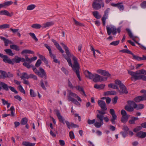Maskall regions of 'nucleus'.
<instances>
[{
	"mask_svg": "<svg viewBox=\"0 0 146 146\" xmlns=\"http://www.w3.org/2000/svg\"><path fill=\"white\" fill-rule=\"evenodd\" d=\"M60 44L65 51L66 54H63V56L67 60L69 66H71L73 70L76 74L79 80H81L80 75L79 69L80 67L79 64L78 62L77 58L73 54H71L68 48L64 44L61 42Z\"/></svg>",
	"mask_w": 146,
	"mask_h": 146,
	"instance_id": "1",
	"label": "nucleus"
},
{
	"mask_svg": "<svg viewBox=\"0 0 146 146\" xmlns=\"http://www.w3.org/2000/svg\"><path fill=\"white\" fill-rule=\"evenodd\" d=\"M127 71L128 74L131 76V79L133 78L135 80L142 79L146 81V76L143 75H138V71L134 72L128 69L127 70Z\"/></svg>",
	"mask_w": 146,
	"mask_h": 146,
	"instance_id": "2",
	"label": "nucleus"
},
{
	"mask_svg": "<svg viewBox=\"0 0 146 146\" xmlns=\"http://www.w3.org/2000/svg\"><path fill=\"white\" fill-rule=\"evenodd\" d=\"M67 97L68 100L69 101L72 102L75 104L77 105H80V103L72 97L77 98L79 102H81L82 101V100L79 96L75 93H74L71 91L69 92V94H68Z\"/></svg>",
	"mask_w": 146,
	"mask_h": 146,
	"instance_id": "3",
	"label": "nucleus"
},
{
	"mask_svg": "<svg viewBox=\"0 0 146 146\" xmlns=\"http://www.w3.org/2000/svg\"><path fill=\"white\" fill-rule=\"evenodd\" d=\"M106 29L108 35H110L111 33H112L113 35H115L117 33H120L121 32V27H120L116 28L114 26H110V27H107Z\"/></svg>",
	"mask_w": 146,
	"mask_h": 146,
	"instance_id": "4",
	"label": "nucleus"
},
{
	"mask_svg": "<svg viewBox=\"0 0 146 146\" xmlns=\"http://www.w3.org/2000/svg\"><path fill=\"white\" fill-rule=\"evenodd\" d=\"M104 5L102 0H94L92 5V8L96 10L100 9L102 7H104Z\"/></svg>",
	"mask_w": 146,
	"mask_h": 146,
	"instance_id": "5",
	"label": "nucleus"
},
{
	"mask_svg": "<svg viewBox=\"0 0 146 146\" xmlns=\"http://www.w3.org/2000/svg\"><path fill=\"white\" fill-rule=\"evenodd\" d=\"M0 85L2 86L3 89L6 91H8L9 88L11 91L15 94H17L18 92L14 88L11 86H8L7 84L3 82H0Z\"/></svg>",
	"mask_w": 146,
	"mask_h": 146,
	"instance_id": "6",
	"label": "nucleus"
},
{
	"mask_svg": "<svg viewBox=\"0 0 146 146\" xmlns=\"http://www.w3.org/2000/svg\"><path fill=\"white\" fill-rule=\"evenodd\" d=\"M39 69L40 71V72L36 68L33 71L36 74L38 75L39 77L46 79L47 76L44 70L41 68H39Z\"/></svg>",
	"mask_w": 146,
	"mask_h": 146,
	"instance_id": "7",
	"label": "nucleus"
},
{
	"mask_svg": "<svg viewBox=\"0 0 146 146\" xmlns=\"http://www.w3.org/2000/svg\"><path fill=\"white\" fill-rule=\"evenodd\" d=\"M93 78L92 79L93 80V81L95 82L106 81L107 79V77L102 76L96 74H94Z\"/></svg>",
	"mask_w": 146,
	"mask_h": 146,
	"instance_id": "8",
	"label": "nucleus"
},
{
	"mask_svg": "<svg viewBox=\"0 0 146 146\" xmlns=\"http://www.w3.org/2000/svg\"><path fill=\"white\" fill-rule=\"evenodd\" d=\"M110 112L112 115V117L110 120V121L113 124L115 123V120L117 119V116L115 113L114 110L113 109L110 110Z\"/></svg>",
	"mask_w": 146,
	"mask_h": 146,
	"instance_id": "9",
	"label": "nucleus"
},
{
	"mask_svg": "<svg viewBox=\"0 0 146 146\" xmlns=\"http://www.w3.org/2000/svg\"><path fill=\"white\" fill-rule=\"evenodd\" d=\"M119 88L120 90L119 89L118 90H119V94L120 95H122L124 94H127L128 93V92L127 89V88L124 84L120 86Z\"/></svg>",
	"mask_w": 146,
	"mask_h": 146,
	"instance_id": "10",
	"label": "nucleus"
},
{
	"mask_svg": "<svg viewBox=\"0 0 146 146\" xmlns=\"http://www.w3.org/2000/svg\"><path fill=\"white\" fill-rule=\"evenodd\" d=\"M110 10L109 8H107L104 11V15L103 16V17L102 19V24L104 26L106 24V20L108 18V13Z\"/></svg>",
	"mask_w": 146,
	"mask_h": 146,
	"instance_id": "11",
	"label": "nucleus"
},
{
	"mask_svg": "<svg viewBox=\"0 0 146 146\" xmlns=\"http://www.w3.org/2000/svg\"><path fill=\"white\" fill-rule=\"evenodd\" d=\"M98 102V105L100 107L102 110H107L106 104L104 101L101 100H99Z\"/></svg>",
	"mask_w": 146,
	"mask_h": 146,
	"instance_id": "12",
	"label": "nucleus"
},
{
	"mask_svg": "<svg viewBox=\"0 0 146 146\" xmlns=\"http://www.w3.org/2000/svg\"><path fill=\"white\" fill-rule=\"evenodd\" d=\"M97 72L104 76L110 77L111 76V74L108 71L106 70L98 69L96 70Z\"/></svg>",
	"mask_w": 146,
	"mask_h": 146,
	"instance_id": "13",
	"label": "nucleus"
},
{
	"mask_svg": "<svg viewBox=\"0 0 146 146\" xmlns=\"http://www.w3.org/2000/svg\"><path fill=\"white\" fill-rule=\"evenodd\" d=\"M56 112L59 121L62 123L63 124H65V122L64 121L65 119L61 115L59 111L58 110H57Z\"/></svg>",
	"mask_w": 146,
	"mask_h": 146,
	"instance_id": "14",
	"label": "nucleus"
},
{
	"mask_svg": "<svg viewBox=\"0 0 146 146\" xmlns=\"http://www.w3.org/2000/svg\"><path fill=\"white\" fill-rule=\"evenodd\" d=\"M104 120L105 121L107 122L109 121V119L107 116L104 117V115H98L97 120L100 121H101L103 122V120Z\"/></svg>",
	"mask_w": 146,
	"mask_h": 146,
	"instance_id": "15",
	"label": "nucleus"
},
{
	"mask_svg": "<svg viewBox=\"0 0 146 146\" xmlns=\"http://www.w3.org/2000/svg\"><path fill=\"white\" fill-rule=\"evenodd\" d=\"M84 74L86 77L88 79H92L94 78V74H92L88 70H85L84 72Z\"/></svg>",
	"mask_w": 146,
	"mask_h": 146,
	"instance_id": "16",
	"label": "nucleus"
},
{
	"mask_svg": "<svg viewBox=\"0 0 146 146\" xmlns=\"http://www.w3.org/2000/svg\"><path fill=\"white\" fill-rule=\"evenodd\" d=\"M52 41L53 42L56 48L58 49L62 53H63L64 52V51L62 49L61 46L56 40L52 39Z\"/></svg>",
	"mask_w": 146,
	"mask_h": 146,
	"instance_id": "17",
	"label": "nucleus"
},
{
	"mask_svg": "<svg viewBox=\"0 0 146 146\" xmlns=\"http://www.w3.org/2000/svg\"><path fill=\"white\" fill-rule=\"evenodd\" d=\"M0 15H4L9 17H11L13 15V13L12 12L10 13L8 11L4 10L0 11Z\"/></svg>",
	"mask_w": 146,
	"mask_h": 146,
	"instance_id": "18",
	"label": "nucleus"
},
{
	"mask_svg": "<svg viewBox=\"0 0 146 146\" xmlns=\"http://www.w3.org/2000/svg\"><path fill=\"white\" fill-rule=\"evenodd\" d=\"M3 59V61L5 63H7L12 65L14 64V63L13 61L11 60L7 55H5Z\"/></svg>",
	"mask_w": 146,
	"mask_h": 146,
	"instance_id": "19",
	"label": "nucleus"
},
{
	"mask_svg": "<svg viewBox=\"0 0 146 146\" xmlns=\"http://www.w3.org/2000/svg\"><path fill=\"white\" fill-rule=\"evenodd\" d=\"M54 24V22L52 21L47 22L46 23L43 24L42 28H46L47 27H50L53 25Z\"/></svg>",
	"mask_w": 146,
	"mask_h": 146,
	"instance_id": "20",
	"label": "nucleus"
},
{
	"mask_svg": "<svg viewBox=\"0 0 146 146\" xmlns=\"http://www.w3.org/2000/svg\"><path fill=\"white\" fill-rule=\"evenodd\" d=\"M76 89L78 90L79 92H82V93L80 92V93L83 95H84L85 96H86V94L85 93V92L83 90L82 87L80 86H76Z\"/></svg>",
	"mask_w": 146,
	"mask_h": 146,
	"instance_id": "21",
	"label": "nucleus"
},
{
	"mask_svg": "<svg viewBox=\"0 0 146 146\" xmlns=\"http://www.w3.org/2000/svg\"><path fill=\"white\" fill-rule=\"evenodd\" d=\"M116 94V92L114 91H110L105 92L104 95V96H109L110 95H115Z\"/></svg>",
	"mask_w": 146,
	"mask_h": 146,
	"instance_id": "22",
	"label": "nucleus"
},
{
	"mask_svg": "<svg viewBox=\"0 0 146 146\" xmlns=\"http://www.w3.org/2000/svg\"><path fill=\"white\" fill-rule=\"evenodd\" d=\"M136 136L138 137L141 138H143L146 137V135L145 133V132L140 131L136 134Z\"/></svg>",
	"mask_w": 146,
	"mask_h": 146,
	"instance_id": "23",
	"label": "nucleus"
},
{
	"mask_svg": "<svg viewBox=\"0 0 146 146\" xmlns=\"http://www.w3.org/2000/svg\"><path fill=\"white\" fill-rule=\"evenodd\" d=\"M13 3V2L12 1H8L5 2L3 3H2L1 5L2 8H5L6 7L9 6Z\"/></svg>",
	"mask_w": 146,
	"mask_h": 146,
	"instance_id": "24",
	"label": "nucleus"
},
{
	"mask_svg": "<svg viewBox=\"0 0 146 146\" xmlns=\"http://www.w3.org/2000/svg\"><path fill=\"white\" fill-rule=\"evenodd\" d=\"M127 104L130 106H133V108H137V104H136L134 101H128L127 102Z\"/></svg>",
	"mask_w": 146,
	"mask_h": 146,
	"instance_id": "25",
	"label": "nucleus"
},
{
	"mask_svg": "<svg viewBox=\"0 0 146 146\" xmlns=\"http://www.w3.org/2000/svg\"><path fill=\"white\" fill-rule=\"evenodd\" d=\"M35 143H32L29 141H23L22 145L23 146H34Z\"/></svg>",
	"mask_w": 146,
	"mask_h": 146,
	"instance_id": "26",
	"label": "nucleus"
},
{
	"mask_svg": "<svg viewBox=\"0 0 146 146\" xmlns=\"http://www.w3.org/2000/svg\"><path fill=\"white\" fill-rule=\"evenodd\" d=\"M139 119L138 117H133L129 121V123L130 124H135V121L138 120Z\"/></svg>",
	"mask_w": 146,
	"mask_h": 146,
	"instance_id": "27",
	"label": "nucleus"
},
{
	"mask_svg": "<svg viewBox=\"0 0 146 146\" xmlns=\"http://www.w3.org/2000/svg\"><path fill=\"white\" fill-rule=\"evenodd\" d=\"M105 86V85L103 84L98 85L97 84H95L94 86V87L95 88L100 89H103Z\"/></svg>",
	"mask_w": 146,
	"mask_h": 146,
	"instance_id": "28",
	"label": "nucleus"
},
{
	"mask_svg": "<svg viewBox=\"0 0 146 146\" xmlns=\"http://www.w3.org/2000/svg\"><path fill=\"white\" fill-rule=\"evenodd\" d=\"M44 46L48 50L49 56H53V54L50 47L47 44H44Z\"/></svg>",
	"mask_w": 146,
	"mask_h": 146,
	"instance_id": "29",
	"label": "nucleus"
},
{
	"mask_svg": "<svg viewBox=\"0 0 146 146\" xmlns=\"http://www.w3.org/2000/svg\"><path fill=\"white\" fill-rule=\"evenodd\" d=\"M124 108L125 110L129 112H132L134 110V108L128 105L125 106Z\"/></svg>",
	"mask_w": 146,
	"mask_h": 146,
	"instance_id": "30",
	"label": "nucleus"
},
{
	"mask_svg": "<svg viewBox=\"0 0 146 146\" xmlns=\"http://www.w3.org/2000/svg\"><path fill=\"white\" fill-rule=\"evenodd\" d=\"M10 48L12 49L15 50L17 51H19L20 50L19 47L15 44H13L10 45Z\"/></svg>",
	"mask_w": 146,
	"mask_h": 146,
	"instance_id": "31",
	"label": "nucleus"
},
{
	"mask_svg": "<svg viewBox=\"0 0 146 146\" xmlns=\"http://www.w3.org/2000/svg\"><path fill=\"white\" fill-rule=\"evenodd\" d=\"M99 122H95L94 125L97 128H100L104 124L103 122L101 121H98Z\"/></svg>",
	"mask_w": 146,
	"mask_h": 146,
	"instance_id": "32",
	"label": "nucleus"
},
{
	"mask_svg": "<svg viewBox=\"0 0 146 146\" xmlns=\"http://www.w3.org/2000/svg\"><path fill=\"white\" fill-rule=\"evenodd\" d=\"M135 60L138 61L146 60V56L143 55L142 57H140L137 55Z\"/></svg>",
	"mask_w": 146,
	"mask_h": 146,
	"instance_id": "33",
	"label": "nucleus"
},
{
	"mask_svg": "<svg viewBox=\"0 0 146 146\" xmlns=\"http://www.w3.org/2000/svg\"><path fill=\"white\" fill-rule=\"evenodd\" d=\"M129 116H123L121 118V122L125 123L127 122L128 120Z\"/></svg>",
	"mask_w": 146,
	"mask_h": 146,
	"instance_id": "34",
	"label": "nucleus"
},
{
	"mask_svg": "<svg viewBox=\"0 0 146 146\" xmlns=\"http://www.w3.org/2000/svg\"><path fill=\"white\" fill-rule=\"evenodd\" d=\"M94 16L96 19H99L101 18V16L99 14L98 11H94L92 12Z\"/></svg>",
	"mask_w": 146,
	"mask_h": 146,
	"instance_id": "35",
	"label": "nucleus"
},
{
	"mask_svg": "<svg viewBox=\"0 0 146 146\" xmlns=\"http://www.w3.org/2000/svg\"><path fill=\"white\" fill-rule=\"evenodd\" d=\"M21 53L22 54H23L24 53L34 54V52L31 50L28 49H25L23 50L21 52Z\"/></svg>",
	"mask_w": 146,
	"mask_h": 146,
	"instance_id": "36",
	"label": "nucleus"
},
{
	"mask_svg": "<svg viewBox=\"0 0 146 146\" xmlns=\"http://www.w3.org/2000/svg\"><path fill=\"white\" fill-rule=\"evenodd\" d=\"M4 51L9 56H13L14 54L13 53L12 50L10 49H6L4 50Z\"/></svg>",
	"mask_w": 146,
	"mask_h": 146,
	"instance_id": "37",
	"label": "nucleus"
},
{
	"mask_svg": "<svg viewBox=\"0 0 146 146\" xmlns=\"http://www.w3.org/2000/svg\"><path fill=\"white\" fill-rule=\"evenodd\" d=\"M21 79L24 80L26 78L28 79L29 78V75H28L27 74L26 72H24L22 74V76L20 77Z\"/></svg>",
	"mask_w": 146,
	"mask_h": 146,
	"instance_id": "38",
	"label": "nucleus"
},
{
	"mask_svg": "<svg viewBox=\"0 0 146 146\" xmlns=\"http://www.w3.org/2000/svg\"><path fill=\"white\" fill-rule=\"evenodd\" d=\"M0 38L2 40H3L4 41V42L5 43V46H7L8 42H10L9 41V40L8 39H6L3 36L0 37Z\"/></svg>",
	"mask_w": 146,
	"mask_h": 146,
	"instance_id": "39",
	"label": "nucleus"
},
{
	"mask_svg": "<svg viewBox=\"0 0 146 146\" xmlns=\"http://www.w3.org/2000/svg\"><path fill=\"white\" fill-rule=\"evenodd\" d=\"M134 101L136 102H139L141 101H143L142 96L136 97L134 98Z\"/></svg>",
	"mask_w": 146,
	"mask_h": 146,
	"instance_id": "40",
	"label": "nucleus"
},
{
	"mask_svg": "<svg viewBox=\"0 0 146 146\" xmlns=\"http://www.w3.org/2000/svg\"><path fill=\"white\" fill-rule=\"evenodd\" d=\"M117 7L119 9L120 11H123L124 9V6L122 5V3H117Z\"/></svg>",
	"mask_w": 146,
	"mask_h": 146,
	"instance_id": "41",
	"label": "nucleus"
},
{
	"mask_svg": "<svg viewBox=\"0 0 146 146\" xmlns=\"http://www.w3.org/2000/svg\"><path fill=\"white\" fill-rule=\"evenodd\" d=\"M125 53L131 54L133 56V59L135 60L137 55H135L132 52L126 49Z\"/></svg>",
	"mask_w": 146,
	"mask_h": 146,
	"instance_id": "42",
	"label": "nucleus"
},
{
	"mask_svg": "<svg viewBox=\"0 0 146 146\" xmlns=\"http://www.w3.org/2000/svg\"><path fill=\"white\" fill-rule=\"evenodd\" d=\"M28 121V119L26 117L23 118L21 121V125H25L27 124Z\"/></svg>",
	"mask_w": 146,
	"mask_h": 146,
	"instance_id": "43",
	"label": "nucleus"
},
{
	"mask_svg": "<svg viewBox=\"0 0 146 146\" xmlns=\"http://www.w3.org/2000/svg\"><path fill=\"white\" fill-rule=\"evenodd\" d=\"M0 73L2 75L3 78H7V74L5 71L0 70Z\"/></svg>",
	"mask_w": 146,
	"mask_h": 146,
	"instance_id": "44",
	"label": "nucleus"
},
{
	"mask_svg": "<svg viewBox=\"0 0 146 146\" xmlns=\"http://www.w3.org/2000/svg\"><path fill=\"white\" fill-rule=\"evenodd\" d=\"M42 26L39 24H35L31 26V27L36 29H39Z\"/></svg>",
	"mask_w": 146,
	"mask_h": 146,
	"instance_id": "45",
	"label": "nucleus"
},
{
	"mask_svg": "<svg viewBox=\"0 0 146 146\" xmlns=\"http://www.w3.org/2000/svg\"><path fill=\"white\" fill-rule=\"evenodd\" d=\"M36 7L35 5L32 4L29 5L27 7V9L28 10H31L33 9Z\"/></svg>",
	"mask_w": 146,
	"mask_h": 146,
	"instance_id": "46",
	"label": "nucleus"
},
{
	"mask_svg": "<svg viewBox=\"0 0 146 146\" xmlns=\"http://www.w3.org/2000/svg\"><path fill=\"white\" fill-rule=\"evenodd\" d=\"M106 110H102V111L101 110H98L97 111H98L99 113V114H97L96 115V118H97V116L98 115H103L106 114V112H105V111Z\"/></svg>",
	"mask_w": 146,
	"mask_h": 146,
	"instance_id": "47",
	"label": "nucleus"
},
{
	"mask_svg": "<svg viewBox=\"0 0 146 146\" xmlns=\"http://www.w3.org/2000/svg\"><path fill=\"white\" fill-rule=\"evenodd\" d=\"M126 30L128 33L129 36H130V37L131 38H132L133 40L135 41L134 39L133 38V35L130 30L129 29L127 28L126 29Z\"/></svg>",
	"mask_w": 146,
	"mask_h": 146,
	"instance_id": "48",
	"label": "nucleus"
},
{
	"mask_svg": "<svg viewBox=\"0 0 146 146\" xmlns=\"http://www.w3.org/2000/svg\"><path fill=\"white\" fill-rule=\"evenodd\" d=\"M108 86L109 87L111 88L114 89H117L119 90L118 87L116 85H114L112 84H111L108 85Z\"/></svg>",
	"mask_w": 146,
	"mask_h": 146,
	"instance_id": "49",
	"label": "nucleus"
},
{
	"mask_svg": "<svg viewBox=\"0 0 146 146\" xmlns=\"http://www.w3.org/2000/svg\"><path fill=\"white\" fill-rule=\"evenodd\" d=\"M30 94L31 97H35L36 96V95L35 94L34 91L32 89L30 90Z\"/></svg>",
	"mask_w": 146,
	"mask_h": 146,
	"instance_id": "50",
	"label": "nucleus"
},
{
	"mask_svg": "<svg viewBox=\"0 0 146 146\" xmlns=\"http://www.w3.org/2000/svg\"><path fill=\"white\" fill-rule=\"evenodd\" d=\"M137 71H138V72L139 73L138 75L140 74H144L145 75H146V70L142 69L140 70H139Z\"/></svg>",
	"mask_w": 146,
	"mask_h": 146,
	"instance_id": "51",
	"label": "nucleus"
},
{
	"mask_svg": "<svg viewBox=\"0 0 146 146\" xmlns=\"http://www.w3.org/2000/svg\"><path fill=\"white\" fill-rule=\"evenodd\" d=\"M73 20L74 22L75 25H76L81 26H84V25H83V24L77 21L75 19L73 18Z\"/></svg>",
	"mask_w": 146,
	"mask_h": 146,
	"instance_id": "52",
	"label": "nucleus"
},
{
	"mask_svg": "<svg viewBox=\"0 0 146 146\" xmlns=\"http://www.w3.org/2000/svg\"><path fill=\"white\" fill-rule=\"evenodd\" d=\"M21 58L18 56H16L15 58H14L12 61L16 63H19L21 61Z\"/></svg>",
	"mask_w": 146,
	"mask_h": 146,
	"instance_id": "53",
	"label": "nucleus"
},
{
	"mask_svg": "<svg viewBox=\"0 0 146 146\" xmlns=\"http://www.w3.org/2000/svg\"><path fill=\"white\" fill-rule=\"evenodd\" d=\"M29 35L31 36V37L35 40L36 41H38V39L36 36L33 33H30Z\"/></svg>",
	"mask_w": 146,
	"mask_h": 146,
	"instance_id": "54",
	"label": "nucleus"
},
{
	"mask_svg": "<svg viewBox=\"0 0 146 146\" xmlns=\"http://www.w3.org/2000/svg\"><path fill=\"white\" fill-rule=\"evenodd\" d=\"M144 107V106L142 104H139L138 105L137 104V110H139L143 108Z\"/></svg>",
	"mask_w": 146,
	"mask_h": 146,
	"instance_id": "55",
	"label": "nucleus"
},
{
	"mask_svg": "<svg viewBox=\"0 0 146 146\" xmlns=\"http://www.w3.org/2000/svg\"><path fill=\"white\" fill-rule=\"evenodd\" d=\"M50 57L52 58L53 59H54V62L56 63H59L60 62L56 58V56L54 54H53V56H50Z\"/></svg>",
	"mask_w": 146,
	"mask_h": 146,
	"instance_id": "56",
	"label": "nucleus"
},
{
	"mask_svg": "<svg viewBox=\"0 0 146 146\" xmlns=\"http://www.w3.org/2000/svg\"><path fill=\"white\" fill-rule=\"evenodd\" d=\"M115 82L116 84L119 86V87H120V86L121 85L123 84L122 83L121 81L118 80H115Z\"/></svg>",
	"mask_w": 146,
	"mask_h": 146,
	"instance_id": "57",
	"label": "nucleus"
},
{
	"mask_svg": "<svg viewBox=\"0 0 146 146\" xmlns=\"http://www.w3.org/2000/svg\"><path fill=\"white\" fill-rule=\"evenodd\" d=\"M18 88L19 89V90H20V91L22 93H23L24 94H25V91L24 90L23 88V87H22V86L21 85H20L18 87Z\"/></svg>",
	"mask_w": 146,
	"mask_h": 146,
	"instance_id": "58",
	"label": "nucleus"
},
{
	"mask_svg": "<svg viewBox=\"0 0 146 146\" xmlns=\"http://www.w3.org/2000/svg\"><path fill=\"white\" fill-rule=\"evenodd\" d=\"M29 78H33L35 80H37V76L36 75L33 74H30L29 75Z\"/></svg>",
	"mask_w": 146,
	"mask_h": 146,
	"instance_id": "59",
	"label": "nucleus"
},
{
	"mask_svg": "<svg viewBox=\"0 0 146 146\" xmlns=\"http://www.w3.org/2000/svg\"><path fill=\"white\" fill-rule=\"evenodd\" d=\"M119 40L113 41L110 44V45L116 46L119 44Z\"/></svg>",
	"mask_w": 146,
	"mask_h": 146,
	"instance_id": "60",
	"label": "nucleus"
},
{
	"mask_svg": "<svg viewBox=\"0 0 146 146\" xmlns=\"http://www.w3.org/2000/svg\"><path fill=\"white\" fill-rule=\"evenodd\" d=\"M95 121L96 120L95 119H93L92 120L89 119L88 120L87 123L88 124L90 125L95 123Z\"/></svg>",
	"mask_w": 146,
	"mask_h": 146,
	"instance_id": "61",
	"label": "nucleus"
},
{
	"mask_svg": "<svg viewBox=\"0 0 146 146\" xmlns=\"http://www.w3.org/2000/svg\"><path fill=\"white\" fill-rule=\"evenodd\" d=\"M140 6L143 8H146V1H144L141 3Z\"/></svg>",
	"mask_w": 146,
	"mask_h": 146,
	"instance_id": "62",
	"label": "nucleus"
},
{
	"mask_svg": "<svg viewBox=\"0 0 146 146\" xmlns=\"http://www.w3.org/2000/svg\"><path fill=\"white\" fill-rule=\"evenodd\" d=\"M41 64V60L40 59L38 60L35 64V66L36 67H38Z\"/></svg>",
	"mask_w": 146,
	"mask_h": 146,
	"instance_id": "63",
	"label": "nucleus"
},
{
	"mask_svg": "<svg viewBox=\"0 0 146 146\" xmlns=\"http://www.w3.org/2000/svg\"><path fill=\"white\" fill-rule=\"evenodd\" d=\"M142 127L139 126L137 127L136 128H135L133 130L134 132H136L139 130H140L142 129Z\"/></svg>",
	"mask_w": 146,
	"mask_h": 146,
	"instance_id": "64",
	"label": "nucleus"
}]
</instances>
